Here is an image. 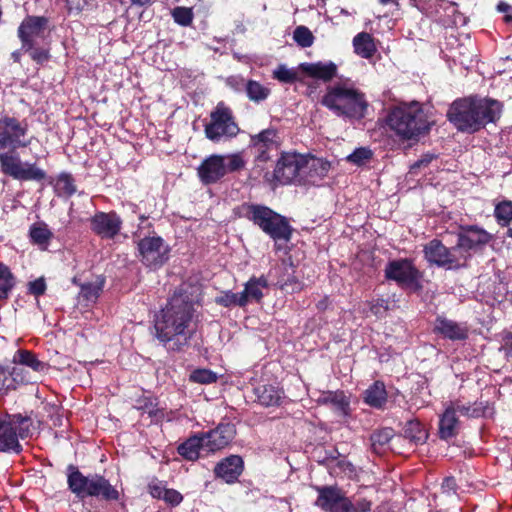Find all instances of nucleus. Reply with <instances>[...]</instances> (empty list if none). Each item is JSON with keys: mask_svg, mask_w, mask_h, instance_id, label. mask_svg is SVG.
Returning a JSON list of instances; mask_svg holds the SVG:
<instances>
[{"mask_svg": "<svg viewBox=\"0 0 512 512\" xmlns=\"http://www.w3.org/2000/svg\"><path fill=\"white\" fill-rule=\"evenodd\" d=\"M351 512H369L372 507V502L366 498H360L355 502L350 500Z\"/></svg>", "mask_w": 512, "mask_h": 512, "instance_id": "5fc2aeb1", "label": "nucleus"}, {"mask_svg": "<svg viewBox=\"0 0 512 512\" xmlns=\"http://www.w3.org/2000/svg\"><path fill=\"white\" fill-rule=\"evenodd\" d=\"M244 462L238 455H230L221 460L214 468L216 477L228 484L235 483L242 474Z\"/></svg>", "mask_w": 512, "mask_h": 512, "instance_id": "4be33fe9", "label": "nucleus"}, {"mask_svg": "<svg viewBox=\"0 0 512 512\" xmlns=\"http://www.w3.org/2000/svg\"><path fill=\"white\" fill-rule=\"evenodd\" d=\"M24 52H28L32 60L42 64L50 58L49 50L43 47H36V43H33V48L23 49Z\"/></svg>", "mask_w": 512, "mask_h": 512, "instance_id": "3c124183", "label": "nucleus"}, {"mask_svg": "<svg viewBox=\"0 0 512 512\" xmlns=\"http://www.w3.org/2000/svg\"><path fill=\"white\" fill-rule=\"evenodd\" d=\"M66 2L70 13H80L88 5V0H66Z\"/></svg>", "mask_w": 512, "mask_h": 512, "instance_id": "13d9d810", "label": "nucleus"}, {"mask_svg": "<svg viewBox=\"0 0 512 512\" xmlns=\"http://www.w3.org/2000/svg\"><path fill=\"white\" fill-rule=\"evenodd\" d=\"M305 157L297 153H282L272 173L266 172L264 179L272 183L290 184L304 173Z\"/></svg>", "mask_w": 512, "mask_h": 512, "instance_id": "9d476101", "label": "nucleus"}, {"mask_svg": "<svg viewBox=\"0 0 512 512\" xmlns=\"http://www.w3.org/2000/svg\"><path fill=\"white\" fill-rule=\"evenodd\" d=\"M502 105L490 98L469 97L452 103L448 119L461 132L474 133L500 118Z\"/></svg>", "mask_w": 512, "mask_h": 512, "instance_id": "7ed1b4c3", "label": "nucleus"}, {"mask_svg": "<svg viewBox=\"0 0 512 512\" xmlns=\"http://www.w3.org/2000/svg\"><path fill=\"white\" fill-rule=\"evenodd\" d=\"M300 69L310 77L324 82L332 80L337 75V65L332 62L302 63Z\"/></svg>", "mask_w": 512, "mask_h": 512, "instance_id": "b1692460", "label": "nucleus"}, {"mask_svg": "<svg viewBox=\"0 0 512 512\" xmlns=\"http://www.w3.org/2000/svg\"><path fill=\"white\" fill-rule=\"evenodd\" d=\"M385 276L389 280H394L399 285L411 286L417 281L419 273L410 260L401 259L387 264Z\"/></svg>", "mask_w": 512, "mask_h": 512, "instance_id": "f3484780", "label": "nucleus"}, {"mask_svg": "<svg viewBox=\"0 0 512 512\" xmlns=\"http://www.w3.org/2000/svg\"><path fill=\"white\" fill-rule=\"evenodd\" d=\"M200 181L205 185L218 182L225 175L224 155L214 154L202 161L197 168Z\"/></svg>", "mask_w": 512, "mask_h": 512, "instance_id": "412c9836", "label": "nucleus"}, {"mask_svg": "<svg viewBox=\"0 0 512 512\" xmlns=\"http://www.w3.org/2000/svg\"><path fill=\"white\" fill-rule=\"evenodd\" d=\"M254 392L258 402L265 407L280 405L284 396L281 389L270 384L260 385L254 389Z\"/></svg>", "mask_w": 512, "mask_h": 512, "instance_id": "bb28decb", "label": "nucleus"}, {"mask_svg": "<svg viewBox=\"0 0 512 512\" xmlns=\"http://www.w3.org/2000/svg\"><path fill=\"white\" fill-rule=\"evenodd\" d=\"M435 158L433 154H425L423 155L419 160H417L412 166L411 171L415 172L417 169H420L421 167L428 166L432 160Z\"/></svg>", "mask_w": 512, "mask_h": 512, "instance_id": "bf43d9fd", "label": "nucleus"}, {"mask_svg": "<svg viewBox=\"0 0 512 512\" xmlns=\"http://www.w3.org/2000/svg\"><path fill=\"white\" fill-rule=\"evenodd\" d=\"M245 90L248 98L254 102L263 101L270 94L269 88L263 86L261 83L254 80H249L246 83Z\"/></svg>", "mask_w": 512, "mask_h": 512, "instance_id": "ea45409f", "label": "nucleus"}, {"mask_svg": "<svg viewBox=\"0 0 512 512\" xmlns=\"http://www.w3.org/2000/svg\"><path fill=\"white\" fill-rule=\"evenodd\" d=\"M330 170V163L322 158H305L304 173L307 180L315 183L316 179H323Z\"/></svg>", "mask_w": 512, "mask_h": 512, "instance_id": "c756f323", "label": "nucleus"}, {"mask_svg": "<svg viewBox=\"0 0 512 512\" xmlns=\"http://www.w3.org/2000/svg\"><path fill=\"white\" fill-rule=\"evenodd\" d=\"M28 133L25 120L8 115L0 117V170L19 181L39 182L46 178V172L35 163L23 162L16 152L31 144Z\"/></svg>", "mask_w": 512, "mask_h": 512, "instance_id": "f257e3e1", "label": "nucleus"}, {"mask_svg": "<svg viewBox=\"0 0 512 512\" xmlns=\"http://www.w3.org/2000/svg\"><path fill=\"white\" fill-rule=\"evenodd\" d=\"M55 192L60 197H70L76 192L73 177L68 173H61L55 183Z\"/></svg>", "mask_w": 512, "mask_h": 512, "instance_id": "58836bf2", "label": "nucleus"}, {"mask_svg": "<svg viewBox=\"0 0 512 512\" xmlns=\"http://www.w3.org/2000/svg\"><path fill=\"white\" fill-rule=\"evenodd\" d=\"M365 402L374 408H382L387 401V392L383 382L375 381L364 393Z\"/></svg>", "mask_w": 512, "mask_h": 512, "instance_id": "473e14b6", "label": "nucleus"}, {"mask_svg": "<svg viewBox=\"0 0 512 512\" xmlns=\"http://www.w3.org/2000/svg\"><path fill=\"white\" fill-rule=\"evenodd\" d=\"M318 497L315 504L326 512H351L350 499L337 486L317 488Z\"/></svg>", "mask_w": 512, "mask_h": 512, "instance_id": "ddd939ff", "label": "nucleus"}, {"mask_svg": "<svg viewBox=\"0 0 512 512\" xmlns=\"http://www.w3.org/2000/svg\"><path fill=\"white\" fill-rule=\"evenodd\" d=\"M434 331L453 341L465 340L468 337V328L465 324L441 316L435 320Z\"/></svg>", "mask_w": 512, "mask_h": 512, "instance_id": "5701e85b", "label": "nucleus"}, {"mask_svg": "<svg viewBox=\"0 0 512 512\" xmlns=\"http://www.w3.org/2000/svg\"><path fill=\"white\" fill-rule=\"evenodd\" d=\"M268 287V281L266 277H252L244 285V290L241 295L244 297V306L250 302L259 303L264 294L263 289Z\"/></svg>", "mask_w": 512, "mask_h": 512, "instance_id": "a878e982", "label": "nucleus"}, {"mask_svg": "<svg viewBox=\"0 0 512 512\" xmlns=\"http://www.w3.org/2000/svg\"><path fill=\"white\" fill-rule=\"evenodd\" d=\"M16 285V278L11 269L0 262V299H7Z\"/></svg>", "mask_w": 512, "mask_h": 512, "instance_id": "e433bc0d", "label": "nucleus"}, {"mask_svg": "<svg viewBox=\"0 0 512 512\" xmlns=\"http://www.w3.org/2000/svg\"><path fill=\"white\" fill-rule=\"evenodd\" d=\"M327 307V299H324L317 304V308L323 310Z\"/></svg>", "mask_w": 512, "mask_h": 512, "instance_id": "774afa93", "label": "nucleus"}, {"mask_svg": "<svg viewBox=\"0 0 512 512\" xmlns=\"http://www.w3.org/2000/svg\"><path fill=\"white\" fill-rule=\"evenodd\" d=\"M174 21L181 26H189L193 21V12L188 7H176L172 11Z\"/></svg>", "mask_w": 512, "mask_h": 512, "instance_id": "49530a36", "label": "nucleus"}, {"mask_svg": "<svg viewBox=\"0 0 512 512\" xmlns=\"http://www.w3.org/2000/svg\"><path fill=\"white\" fill-rule=\"evenodd\" d=\"M285 273L281 275L276 285L286 293H296L302 290L303 283L294 275L292 268H285Z\"/></svg>", "mask_w": 512, "mask_h": 512, "instance_id": "c9c22d12", "label": "nucleus"}, {"mask_svg": "<svg viewBox=\"0 0 512 512\" xmlns=\"http://www.w3.org/2000/svg\"><path fill=\"white\" fill-rule=\"evenodd\" d=\"M372 157V151L365 147H360L354 150L347 156V161L356 165H362Z\"/></svg>", "mask_w": 512, "mask_h": 512, "instance_id": "09e8293b", "label": "nucleus"}, {"mask_svg": "<svg viewBox=\"0 0 512 512\" xmlns=\"http://www.w3.org/2000/svg\"><path fill=\"white\" fill-rule=\"evenodd\" d=\"M67 483L78 498L99 497L105 500H117L118 491L103 476L94 474L85 476L73 465L68 466Z\"/></svg>", "mask_w": 512, "mask_h": 512, "instance_id": "423d86ee", "label": "nucleus"}, {"mask_svg": "<svg viewBox=\"0 0 512 512\" xmlns=\"http://www.w3.org/2000/svg\"><path fill=\"white\" fill-rule=\"evenodd\" d=\"M32 420L20 414H5L0 417V451L20 453L22 446L18 439L31 435Z\"/></svg>", "mask_w": 512, "mask_h": 512, "instance_id": "6e6552de", "label": "nucleus"}, {"mask_svg": "<svg viewBox=\"0 0 512 512\" xmlns=\"http://www.w3.org/2000/svg\"><path fill=\"white\" fill-rule=\"evenodd\" d=\"M12 364L17 366L25 365L34 371H42L46 364L37 359L36 355L28 350H17L12 358Z\"/></svg>", "mask_w": 512, "mask_h": 512, "instance_id": "72a5a7b5", "label": "nucleus"}, {"mask_svg": "<svg viewBox=\"0 0 512 512\" xmlns=\"http://www.w3.org/2000/svg\"><path fill=\"white\" fill-rule=\"evenodd\" d=\"M22 48L20 50H16L12 52L11 57L15 62H20L21 55H22Z\"/></svg>", "mask_w": 512, "mask_h": 512, "instance_id": "0e129e2a", "label": "nucleus"}, {"mask_svg": "<svg viewBox=\"0 0 512 512\" xmlns=\"http://www.w3.org/2000/svg\"><path fill=\"white\" fill-rule=\"evenodd\" d=\"M294 41L301 47L307 48L313 44L314 36L305 26H298L293 33Z\"/></svg>", "mask_w": 512, "mask_h": 512, "instance_id": "a18cd8bd", "label": "nucleus"}, {"mask_svg": "<svg viewBox=\"0 0 512 512\" xmlns=\"http://www.w3.org/2000/svg\"><path fill=\"white\" fill-rule=\"evenodd\" d=\"M458 419L453 412V407L446 405L445 411L440 417L439 421V437L443 440H448L457 435L458 432Z\"/></svg>", "mask_w": 512, "mask_h": 512, "instance_id": "cd10ccee", "label": "nucleus"}, {"mask_svg": "<svg viewBox=\"0 0 512 512\" xmlns=\"http://www.w3.org/2000/svg\"><path fill=\"white\" fill-rule=\"evenodd\" d=\"M497 10L501 13L507 14L512 12V7L508 3L501 1L497 5Z\"/></svg>", "mask_w": 512, "mask_h": 512, "instance_id": "e2e57ef3", "label": "nucleus"}, {"mask_svg": "<svg viewBox=\"0 0 512 512\" xmlns=\"http://www.w3.org/2000/svg\"><path fill=\"white\" fill-rule=\"evenodd\" d=\"M47 23V18L43 16H28L21 22L17 33L22 43V49L33 48L35 40L43 37Z\"/></svg>", "mask_w": 512, "mask_h": 512, "instance_id": "a211bd4d", "label": "nucleus"}, {"mask_svg": "<svg viewBox=\"0 0 512 512\" xmlns=\"http://www.w3.org/2000/svg\"><path fill=\"white\" fill-rule=\"evenodd\" d=\"M246 165L242 153H233L224 155V168L225 172L232 173L243 169Z\"/></svg>", "mask_w": 512, "mask_h": 512, "instance_id": "37998d69", "label": "nucleus"}, {"mask_svg": "<svg viewBox=\"0 0 512 512\" xmlns=\"http://www.w3.org/2000/svg\"><path fill=\"white\" fill-rule=\"evenodd\" d=\"M448 407H453V412L456 414L459 412L464 416L471 417V405L463 404L461 401H451L447 404Z\"/></svg>", "mask_w": 512, "mask_h": 512, "instance_id": "4d7b16f0", "label": "nucleus"}, {"mask_svg": "<svg viewBox=\"0 0 512 512\" xmlns=\"http://www.w3.org/2000/svg\"><path fill=\"white\" fill-rule=\"evenodd\" d=\"M105 278L102 275L96 276L92 281L79 284V297L87 303H95L103 291Z\"/></svg>", "mask_w": 512, "mask_h": 512, "instance_id": "2f4dec72", "label": "nucleus"}, {"mask_svg": "<svg viewBox=\"0 0 512 512\" xmlns=\"http://www.w3.org/2000/svg\"><path fill=\"white\" fill-rule=\"evenodd\" d=\"M243 211L247 219L259 226L274 241L290 240L292 229L285 217L263 205H244Z\"/></svg>", "mask_w": 512, "mask_h": 512, "instance_id": "0eeeda50", "label": "nucleus"}, {"mask_svg": "<svg viewBox=\"0 0 512 512\" xmlns=\"http://www.w3.org/2000/svg\"><path fill=\"white\" fill-rule=\"evenodd\" d=\"M386 124L402 140H417L427 133L431 126L418 102L404 103L391 109Z\"/></svg>", "mask_w": 512, "mask_h": 512, "instance_id": "39448f33", "label": "nucleus"}, {"mask_svg": "<svg viewBox=\"0 0 512 512\" xmlns=\"http://www.w3.org/2000/svg\"><path fill=\"white\" fill-rule=\"evenodd\" d=\"M321 104L336 116L351 122L365 118L369 108L365 93L348 82L328 86Z\"/></svg>", "mask_w": 512, "mask_h": 512, "instance_id": "20e7f679", "label": "nucleus"}, {"mask_svg": "<svg viewBox=\"0 0 512 512\" xmlns=\"http://www.w3.org/2000/svg\"><path fill=\"white\" fill-rule=\"evenodd\" d=\"M149 489L152 497L157 499H163L164 492L167 490V488L163 486L162 483L151 484Z\"/></svg>", "mask_w": 512, "mask_h": 512, "instance_id": "052dcab7", "label": "nucleus"}, {"mask_svg": "<svg viewBox=\"0 0 512 512\" xmlns=\"http://www.w3.org/2000/svg\"><path fill=\"white\" fill-rule=\"evenodd\" d=\"M249 148L254 155L256 168L269 161L280 148V137L274 128H268L250 136Z\"/></svg>", "mask_w": 512, "mask_h": 512, "instance_id": "9b49d317", "label": "nucleus"}, {"mask_svg": "<svg viewBox=\"0 0 512 512\" xmlns=\"http://www.w3.org/2000/svg\"><path fill=\"white\" fill-rule=\"evenodd\" d=\"M503 341H504V347H507L508 345L512 346V334L511 333L507 334L504 337Z\"/></svg>", "mask_w": 512, "mask_h": 512, "instance_id": "338daca9", "label": "nucleus"}, {"mask_svg": "<svg viewBox=\"0 0 512 512\" xmlns=\"http://www.w3.org/2000/svg\"><path fill=\"white\" fill-rule=\"evenodd\" d=\"M91 230L103 239H113L122 228V220L115 212H97L90 219Z\"/></svg>", "mask_w": 512, "mask_h": 512, "instance_id": "2eb2a0df", "label": "nucleus"}, {"mask_svg": "<svg viewBox=\"0 0 512 512\" xmlns=\"http://www.w3.org/2000/svg\"><path fill=\"white\" fill-rule=\"evenodd\" d=\"M456 246L449 249L437 239L431 240L424 246V255L428 262L439 267L452 268L458 266Z\"/></svg>", "mask_w": 512, "mask_h": 512, "instance_id": "4468645a", "label": "nucleus"}, {"mask_svg": "<svg viewBox=\"0 0 512 512\" xmlns=\"http://www.w3.org/2000/svg\"><path fill=\"white\" fill-rule=\"evenodd\" d=\"M319 404L330 405L335 411L345 415L349 407V401L343 391L322 392L317 400Z\"/></svg>", "mask_w": 512, "mask_h": 512, "instance_id": "7c9ffc66", "label": "nucleus"}, {"mask_svg": "<svg viewBox=\"0 0 512 512\" xmlns=\"http://www.w3.org/2000/svg\"><path fill=\"white\" fill-rule=\"evenodd\" d=\"M273 78L277 79L279 82L291 84L298 80V73L295 69L280 64L273 71Z\"/></svg>", "mask_w": 512, "mask_h": 512, "instance_id": "79ce46f5", "label": "nucleus"}, {"mask_svg": "<svg viewBox=\"0 0 512 512\" xmlns=\"http://www.w3.org/2000/svg\"><path fill=\"white\" fill-rule=\"evenodd\" d=\"M489 410L488 402L478 401L471 405V417L479 418L485 416Z\"/></svg>", "mask_w": 512, "mask_h": 512, "instance_id": "6e6d98bb", "label": "nucleus"}, {"mask_svg": "<svg viewBox=\"0 0 512 512\" xmlns=\"http://www.w3.org/2000/svg\"><path fill=\"white\" fill-rule=\"evenodd\" d=\"M29 235L33 243L45 247L53 237V233L44 222L33 224L30 227Z\"/></svg>", "mask_w": 512, "mask_h": 512, "instance_id": "4c0bfd02", "label": "nucleus"}, {"mask_svg": "<svg viewBox=\"0 0 512 512\" xmlns=\"http://www.w3.org/2000/svg\"><path fill=\"white\" fill-rule=\"evenodd\" d=\"M30 382L28 371L15 364H0V394L6 395Z\"/></svg>", "mask_w": 512, "mask_h": 512, "instance_id": "6ab92c4d", "label": "nucleus"}, {"mask_svg": "<svg viewBox=\"0 0 512 512\" xmlns=\"http://www.w3.org/2000/svg\"><path fill=\"white\" fill-rule=\"evenodd\" d=\"M216 303L224 306H239L244 307V297L240 293H234L232 291H225L223 294L216 298Z\"/></svg>", "mask_w": 512, "mask_h": 512, "instance_id": "c03bdc74", "label": "nucleus"}, {"mask_svg": "<svg viewBox=\"0 0 512 512\" xmlns=\"http://www.w3.org/2000/svg\"><path fill=\"white\" fill-rule=\"evenodd\" d=\"M492 240V235L476 225L463 227L458 234L456 248L469 251L484 246Z\"/></svg>", "mask_w": 512, "mask_h": 512, "instance_id": "aec40b11", "label": "nucleus"}, {"mask_svg": "<svg viewBox=\"0 0 512 512\" xmlns=\"http://www.w3.org/2000/svg\"><path fill=\"white\" fill-rule=\"evenodd\" d=\"M193 316V304L182 294H174L154 319L155 337L167 344L173 342V350H180L191 338L189 329Z\"/></svg>", "mask_w": 512, "mask_h": 512, "instance_id": "f03ea898", "label": "nucleus"}, {"mask_svg": "<svg viewBox=\"0 0 512 512\" xmlns=\"http://www.w3.org/2000/svg\"><path fill=\"white\" fill-rule=\"evenodd\" d=\"M444 493L450 494L456 492V481L453 477H447L444 479L442 486Z\"/></svg>", "mask_w": 512, "mask_h": 512, "instance_id": "680f3d73", "label": "nucleus"}, {"mask_svg": "<svg viewBox=\"0 0 512 512\" xmlns=\"http://www.w3.org/2000/svg\"><path fill=\"white\" fill-rule=\"evenodd\" d=\"M354 52L364 59H370L377 51L374 38L367 32H360L354 36L353 41Z\"/></svg>", "mask_w": 512, "mask_h": 512, "instance_id": "c85d7f7f", "label": "nucleus"}, {"mask_svg": "<svg viewBox=\"0 0 512 512\" xmlns=\"http://www.w3.org/2000/svg\"><path fill=\"white\" fill-rule=\"evenodd\" d=\"M133 5L145 6L151 2V0H130Z\"/></svg>", "mask_w": 512, "mask_h": 512, "instance_id": "69168bd1", "label": "nucleus"}, {"mask_svg": "<svg viewBox=\"0 0 512 512\" xmlns=\"http://www.w3.org/2000/svg\"><path fill=\"white\" fill-rule=\"evenodd\" d=\"M240 129L235 122L232 110L220 102L210 113V121L205 125V136L212 142H220L236 137Z\"/></svg>", "mask_w": 512, "mask_h": 512, "instance_id": "1a4fd4ad", "label": "nucleus"}, {"mask_svg": "<svg viewBox=\"0 0 512 512\" xmlns=\"http://www.w3.org/2000/svg\"><path fill=\"white\" fill-rule=\"evenodd\" d=\"M494 215L498 224L508 226L512 221V201L504 200L495 206Z\"/></svg>", "mask_w": 512, "mask_h": 512, "instance_id": "a19ab883", "label": "nucleus"}, {"mask_svg": "<svg viewBox=\"0 0 512 512\" xmlns=\"http://www.w3.org/2000/svg\"><path fill=\"white\" fill-rule=\"evenodd\" d=\"M177 451L186 460L195 461L200 457L201 451H205V438L197 433L180 444Z\"/></svg>", "mask_w": 512, "mask_h": 512, "instance_id": "393cba45", "label": "nucleus"}, {"mask_svg": "<svg viewBox=\"0 0 512 512\" xmlns=\"http://www.w3.org/2000/svg\"><path fill=\"white\" fill-rule=\"evenodd\" d=\"M141 262L150 269L161 267L167 260L169 247L159 236L145 237L138 243Z\"/></svg>", "mask_w": 512, "mask_h": 512, "instance_id": "f8f14e48", "label": "nucleus"}, {"mask_svg": "<svg viewBox=\"0 0 512 512\" xmlns=\"http://www.w3.org/2000/svg\"><path fill=\"white\" fill-rule=\"evenodd\" d=\"M404 436L415 445H419L426 442L428 432L418 420H410L405 425Z\"/></svg>", "mask_w": 512, "mask_h": 512, "instance_id": "f704fd0d", "label": "nucleus"}, {"mask_svg": "<svg viewBox=\"0 0 512 512\" xmlns=\"http://www.w3.org/2000/svg\"><path fill=\"white\" fill-rule=\"evenodd\" d=\"M201 434L205 438V452L214 453L232 442L236 428L232 423H220L215 429Z\"/></svg>", "mask_w": 512, "mask_h": 512, "instance_id": "dca6fc26", "label": "nucleus"}, {"mask_svg": "<svg viewBox=\"0 0 512 512\" xmlns=\"http://www.w3.org/2000/svg\"><path fill=\"white\" fill-rule=\"evenodd\" d=\"M190 380L200 384H211L216 382L217 375L209 369H197L191 373Z\"/></svg>", "mask_w": 512, "mask_h": 512, "instance_id": "de8ad7c7", "label": "nucleus"}, {"mask_svg": "<svg viewBox=\"0 0 512 512\" xmlns=\"http://www.w3.org/2000/svg\"><path fill=\"white\" fill-rule=\"evenodd\" d=\"M28 291L36 297L43 295L46 291L45 280L43 278H38L29 282Z\"/></svg>", "mask_w": 512, "mask_h": 512, "instance_id": "603ef678", "label": "nucleus"}, {"mask_svg": "<svg viewBox=\"0 0 512 512\" xmlns=\"http://www.w3.org/2000/svg\"><path fill=\"white\" fill-rule=\"evenodd\" d=\"M394 432L391 428H383L379 431L374 432L371 435V441L374 448L376 445L383 446L387 444L393 437Z\"/></svg>", "mask_w": 512, "mask_h": 512, "instance_id": "8fccbe9b", "label": "nucleus"}, {"mask_svg": "<svg viewBox=\"0 0 512 512\" xmlns=\"http://www.w3.org/2000/svg\"><path fill=\"white\" fill-rule=\"evenodd\" d=\"M163 500L172 506H178L183 501V496L179 491L167 488Z\"/></svg>", "mask_w": 512, "mask_h": 512, "instance_id": "864d4df0", "label": "nucleus"}]
</instances>
